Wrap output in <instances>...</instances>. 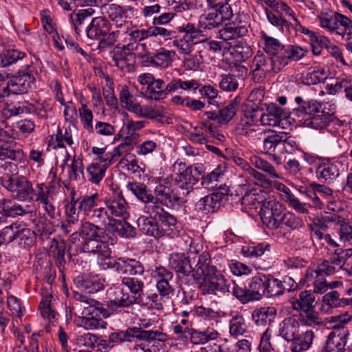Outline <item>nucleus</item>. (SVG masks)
Here are the masks:
<instances>
[{
    "label": "nucleus",
    "mask_w": 352,
    "mask_h": 352,
    "mask_svg": "<svg viewBox=\"0 0 352 352\" xmlns=\"http://www.w3.org/2000/svg\"><path fill=\"white\" fill-rule=\"evenodd\" d=\"M192 263L193 272L192 276L195 280H201L199 289L204 294L217 295L228 291L230 282L212 263L210 254L204 251L200 253V250L192 244Z\"/></svg>",
    "instance_id": "nucleus-1"
},
{
    "label": "nucleus",
    "mask_w": 352,
    "mask_h": 352,
    "mask_svg": "<svg viewBox=\"0 0 352 352\" xmlns=\"http://www.w3.org/2000/svg\"><path fill=\"white\" fill-rule=\"evenodd\" d=\"M277 316L274 307H261L256 308L252 314V319L257 327H265L271 324Z\"/></svg>",
    "instance_id": "nucleus-30"
},
{
    "label": "nucleus",
    "mask_w": 352,
    "mask_h": 352,
    "mask_svg": "<svg viewBox=\"0 0 352 352\" xmlns=\"http://www.w3.org/2000/svg\"><path fill=\"white\" fill-rule=\"evenodd\" d=\"M298 321L292 317L286 318L280 325V334L286 340H293L298 332Z\"/></svg>",
    "instance_id": "nucleus-44"
},
{
    "label": "nucleus",
    "mask_w": 352,
    "mask_h": 352,
    "mask_svg": "<svg viewBox=\"0 0 352 352\" xmlns=\"http://www.w3.org/2000/svg\"><path fill=\"white\" fill-rule=\"evenodd\" d=\"M30 212V210L28 206L23 207L12 199L0 197V214L6 217H16Z\"/></svg>",
    "instance_id": "nucleus-29"
},
{
    "label": "nucleus",
    "mask_w": 352,
    "mask_h": 352,
    "mask_svg": "<svg viewBox=\"0 0 352 352\" xmlns=\"http://www.w3.org/2000/svg\"><path fill=\"white\" fill-rule=\"evenodd\" d=\"M76 287L81 291L88 293H96L104 288L103 280L96 276H79L76 280Z\"/></svg>",
    "instance_id": "nucleus-31"
},
{
    "label": "nucleus",
    "mask_w": 352,
    "mask_h": 352,
    "mask_svg": "<svg viewBox=\"0 0 352 352\" xmlns=\"http://www.w3.org/2000/svg\"><path fill=\"white\" fill-rule=\"evenodd\" d=\"M228 194V189L224 188L201 197L195 204V210L205 214L215 212Z\"/></svg>",
    "instance_id": "nucleus-16"
},
{
    "label": "nucleus",
    "mask_w": 352,
    "mask_h": 352,
    "mask_svg": "<svg viewBox=\"0 0 352 352\" xmlns=\"http://www.w3.org/2000/svg\"><path fill=\"white\" fill-rule=\"evenodd\" d=\"M286 283V279L283 282L271 274H267L264 296L274 298L282 295L286 289L284 285Z\"/></svg>",
    "instance_id": "nucleus-42"
},
{
    "label": "nucleus",
    "mask_w": 352,
    "mask_h": 352,
    "mask_svg": "<svg viewBox=\"0 0 352 352\" xmlns=\"http://www.w3.org/2000/svg\"><path fill=\"white\" fill-rule=\"evenodd\" d=\"M78 296L79 298L77 296L76 298L79 299L82 303V305H81L82 308V316L81 317H100L102 316L104 318H107L110 316L109 309H107L102 307V305L99 302L93 299H89L86 296L80 294Z\"/></svg>",
    "instance_id": "nucleus-24"
},
{
    "label": "nucleus",
    "mask_w": 352,
    "mask_h": 352,
    "mask_svg": "<svg viewBox=\"0 0 352 352\" xmlns=\"http://www.w3.org/2000/svg\"><path fill=\"white\" fill-rule=\"evenodd\" d=\"M70 197V201L65 204V213L72 218V221H78L80 213L89 217L92 213L94 208L97 206L99 199L98 193L81 195L76 198L75 192L72 191Z\"/></svg>",
    "instance_id": "nucleus-5"
},
{
    "label": "nucleus",
    "mask_w": 352,
    "mask_h": 352,
    "mask_svg": "<svg viewBox=\"0 0 352 352\" xmlns=\"http://www.w3.org/2000/svg\"><path fill=\"white\" fill-rule=\"evenodd\" d=\"M92 223L102 227L109 232H117L124 237L132 236L133 227L124 219H116L110 216L106 206L94 209L88 217Z\"/></svg>",
    "instance_id": "nucleus-3"
},
{
    "label": "nucleus",
    "mask_w": 352,
    "mask_h": 352,
    "mask_svg": "<svg viewBox=\"0 0 352 352\" xmlns=\"http://www.w3.org/2000/svg\"><path fill=\"white\" fill-rule=\"evenodd\" d=\"M107 210L112 218L120 217V219H126L128 218L129 214L127 212V203L122 199H118L113 200H107L104 202Z\"/></svg>",
    "instance_id": "nucleus-40"
},
{
    "label": "nucleus",
    "mask_w": 352,
    "mask_h": 352,
    "mask_svg": "<svg viewBox=\"0 0 352 352\" xmlns=\"http://www.w3.org/2000/svg\"><path fill=\"white\" fill-rule=\"evenodd\" d=\"M314 333L311 330L307 331L302 335L294 338L292 344V352H301L307 350L311 345Z\"/></svg>",
    "instance_id": "nucleus-50"
},
{
    "label": "nucleus",
    "mask_w": 352,
    "mask_h": 352,
    "mask_svg": "<svg viewBox=\"0 0 352 352\" xmlns=\"http://www.w3.org/2000/svg\"><path fill=\"white\" fill-rule=\"evenodd\" d=\"M232 17L213 8H208V11L199 16V26L204 29L212 30L219 28L224 21Z\"/></svg>",
    "instance_id": "nucleus-23"
},
{
    "label": "nucleus",
    "mask_w": 352,
    "mask_h": 352,
    "mask_svg": "<svg viewBox=\"0 0 352 352\" xmlns=\"http://www.w3.org/2000/svg\"><path fill=\"white\" fill-rule=\"evenodd\" d=\"M283 210V205L273 197L263 200L259 212L263 225L271 230L278 228Z\"/></svg>",
    "instance_id": "nucleus-8"
},
{
    "label": "nucleus",
    "mask_w": 352,
    "mask_h": 352,
    "mask_svg": "<svg viewBox=\"0 0 352 352\" xmlns=\"http://www.w3.org/2000/svg\"><path fill=\"white\" fill-rule=\"evenodd\" d=\"M154 197L162 201L160 207L170 206L173 209H179L186 202V199L179 196L168 186L160 184L154 189Z\"/></svg>",
    "instance_id": "nucleus-18"
},
{
    "label": "nucleus",
    "mask_w": 352,
    "mask_h": 352,
    "mask_svg": "<svg viewBox=\"0 0 352 352\" xmlns=\"http://www.w3.org/2000/svg\"><path fill=\"white\" fill-rule=\"evenodd\" d=\"M349 336V331L344 327H334L327 336L325 345L322 352H340L347 351L345 349Z\"/></svg>",
    "instance_id": "nucleus-17"
},
{
    "label": "nucleus",
    "mask_w": 352,
    "mask_h": 352,
    "mask_svg": "<svg viewBox=\"0 0 352 352\" xmlns=\"http://www.w3.org/2000/svg\"><path fill=\"white\" fill-rule=\"evenodd\" d=\"M284 225L291 230H296L304 226L302 219L297 217L293 212H287L283 213L280 220V226Z\"/></svg>",
    "instance_id": "nucleus-61"
},
{
    "label": "nucleus",
    "mask_w": 352,
    "mask_h": 352,
    "mask_svg": "<svg viewBox=\"0 0 352 352\" xmlns=\"http://www.w3.org/2000/svg\"><path fill=\"white\" fill-rule=\"evenodd\" d=\"M78 327L85 328L87 330H92L97 329H104L107 323L99 317H78L76 320Z\"/></svg>",
    "instance_id": "nucleus-55"
},
{
    "label": "nucleus",
    "mask_w": 352,
    "mask_h": 352,
    "mask_svg": "<svg viewBox=\"0 0 352 352\" xmlns=\"http://www.w3.org/2000/svg\"><path fill=\"white\" fill-rule=\"evenodd\" d=\"M250 162L255 168L265 172L272 178H279L275 168L267 161L258 156H252L250 158Z\"/></svg>",
    "instance_id": "nucleus-58"
},
{
    "label": "nucleus",
    "mask_w": 352,
    "mask_h": 352,
    "mask_svg": "<svg viewBox=\"0 0 352 352\" xmlns=\"http://www.w3.org/2000/svg\"><path fill=\"white\" fill-rule=\"evenodd\" d=\"M295 102L298 107L294 109V113L298 118H304L307 116L310 118L316 113H320L324 105L316 100H305L301 96H296Z\"/></svg>",
    "instance_id": "nucleus-26"
},
{
    "label": "nucleus",
    "mask_w": 352,
    "mask_h": 352,
    "mask_svg": "<svg viewBox=\"0 0 352 352\" xmlns=\"http://www.w3.org/2000/svg\"><path fill=\"white\" fill-rule=\"evenodd\" d=\"M116 272L126 275V276H140L144 273L143 263L137 259L120 257L116 265Z\"/></svg>",
    "instance_id": "nucleus-22"
},
{
    "label": "nucleus",
    "mask_w": 352,
    "mask_h": 352,
    "mask_svg": "<svg viewBox=\"0 0 352 352\" xmlns=\"http://www.w3.org/2000/svg\"><path fill=\"white\" fill-rule=\"evenodd\" d=\"M108 239H84L81 243V250L84 252L98 254L102 259H109L111 251L107 243Z\"/></svg>",
    "instance_id": "nucleus-21"
},
{
    "label": "nucleus",
    "mask_w": 352,
    "mask_h": 352,
    "mask_svg": "<svg viewBox=\"0 0 352 352\" xmlns=\"http://www.w3.org/2000/svg\"><path fill=\"white\" fill-rule=\"evenodd\" d=\"M317 179L324 183L330 184L334 182L340 175L338 164L327 160L320 163L316 169Z\"/></svg>",
    "instance_id": "nucleus-28"
},
{
    "label": "nucleus",
    "mask_w": 352,
    "mask_h": 352,
    "mask_svg": "<svg viewBox=\"0 0 352 352\" xmlns=\"http://www.w3.org/2000/svg\"><path fill=\"white\" fill-rule=\"evenodd\" d=\"M142 303L140 298L129 295V293H122L118 299L107 301V307L109 311H114L117 308H128L134 304Z\"/></svg>",
    "instance_id": "nucleus-45"
},
{
    "label": "nucleus",
    "mask_w": 352,
    "mask_h": 352,
    "mask_svg": "<svg viewBox=\"0 0 352 352\" xmlns=\"http://www.w3.org/2000/svg\"><path fill=\"white\" fill-rule=\"evenodd\" d=\"M230 333L232 336L238 337L246 331L245 319L241 315L233 316L230 320Z\"/></svg>",
    "instance_id": "nucleus-64"
},
{
    "label": "nucleus",
    "mask_w": 352,
    "mask_h": 352,
    "mask_svg": "<svg viewBox=\"0 0 352 352\" xmlns=\"http://www.w3.org/2000/svg\"><path fill=\"white\" fill-rule=\"evenodd\" d=\"M152 217L159 221V228L162 232L157 234V238L167 236L170 239L177 237L179 234V230L176 228L177 219L163 207H159L151 213Z\"/></svg>",
    "instance_id": "nucleus-11"
},
{
    "label": "nucleus",
    "mask_w": 352,
    "mask_h": 352,
    "mask_svg": "<svg viewBox=\"0 0 352 352\" xmlns=\"http://www.w3.org/2000/svg\"><path fill=\"white\" fill-rule=\"evenodd\" d=\"M262 113V109L252 108L245 111V118H241L236 130L241 135H247L249 132L252 131L249 127L260 122V118Z\"/></svg>",
    "instance_id": "nucleus-32"
},
{
    "label": "nucleus",
    "mask_w": 352,
    "mask_h": 352,
    "mask_svg": "<svg viewBox=\"0 0 352 352\" xmlns=\"http://www.w3.org/2000/svg\"><path fill=\"white\" fill-rule=\"evenodd\" d=\"M267 274H258L252 277L248 284L254 300H259L265 296Z\"/></svg>",
    "instance_id": "nucleus-43"
},
{
    "label": "nucleus",
    "mask_w": 352,
    "mask_h": 352,
    "mask_svg": "<svg viewBox=\"0 0 352 352\" xmlns=\"http://www.w3.org/2000/svg\"><path fill=\"white\" fill-rule=\"evenodd\" d=\"M41 295L42 300L39 304V309L42 316L49 320L55 319L56 312L51 307L52 298L53 297L52 293L47 288H43Z\"/></svg>",
    "instance_id": "nucleus-46"
},
{
    "label": "nucleus",
    "mask_w": 352,
    "mask_h": 352,
    "mask_svg": "<svg viewBox=\"0 0 352 352\" xmlns=\"http://www.w3.org/2000/svg\"><path fill=\"white\" fill-rule=\"evenodd\" d=\"M94 12V10L89 8L81 10L78 13L71 14L70 19L77 34H80L82 30H85L86 27H85V24L86 21Z\"/></svg>",
    "instance_id": "nucleus-51"
},
{
    "label": "nucleus",
    "mask_w": 352,
    "mask_h": 352,
    "mask_svg": "<svg viewBox=\"0 0 352 352\" xmlns=\"http://www.w3.org/2000/svg\"><path fill=\"white\" fill-rule=\"evenodd\" d=\"M261 38L264 41L263 49L266 55L287 65L292 61L302 59L307 52L298 45H283L277 38L268 36L264 32L262 33Z\"/></svg>",
    "instance_id": "nucleus-2"
},
{
    "label": "nucleus",
    "mask_w": 352,
    "mask_h": 352,
    "mask_svg": "<svg viewBox=\"0 0 352 352\" xmlns=\"http://www.w3.org/2000/svg\"><path fill=\"white\" fill-rule=\"evenodd\" d=\"M287 65L263 53H258L254 58L250 69L252 79L259 83L271 72L278 73Z\"/></svg>",
    "instance_id": "nucleus-4"
},
{
    "label": "nucleus",
    "mask_w": 352,
    "mask_h": 352,
    "mask_svg": "<svg viewBox=\"0 0 352 352\" xmlns=\"http://www.w3.org/2000/svg\"><path fill=\"white\" fill-rule=\"evenodd\" d=\"M219 336L218 331L212 328H207L201 331L191 327L188 338L193 344H203L216 340Z\"/></svg>",
    "instance_id": "nucleus-39"
},
{
    "label": "nucleus",
    "mask_w": 352,
    "mask_h": 352,
    "mask_svg": "<svg viewBox=\"0 0 352 352\" xmlns=\"http://www.w3.org/2000/svg\"><path fill=\"white\" fill-rule=\"evenodd\" d=\"M10 88L12 94H24L30 90L34 83L35 78L32 74L31 66L26 65L19 69L15 74H10Z\"/></svg>",
    "instance_id": "nucleus-9"
},
{
    "label": "nucleus",
    "mask_w": 352,
    "mask_h": 352,
    "mask_svg": "<svg viewBox=\"0 0 352 352\" xmlns=\"http://www.w3.org/2000/svg\"><path fill=\"white\" fill-rule=\"evenodd\" d=\"M108 167L100 165L98 163H93L87 167L88 180L93 184H98L104 177Z\"/></svg>",
    "instance_id": "nucleus-60"
},
{
    "label": "nucleus",
    "mask_w": 352,
    "mask_h": 352,
    "mask_svg": "<svg viewBox=\"0 0 352 352\" xmlns=\"http://www.w3.org/2000/svg\"><path fill=\"white\" fill-rule=\"evenodd\" d=\"M148 216H141L137 220L139 229L145 234L157 238V234L162 232L159 228V221L155 219L151 214Z\"/></svg>",
    "instance_id": "nucleus-36"
},
{
    "label": "nucleus",
    "mask_w": 352,
    "mask_h": 352,
    "mask_svg": "<svg viewBox=\"0 0 352 352\" xmlns=\"http://www.w3.org/2000/svg\"><path fill=\"white\" fill-rule=\"evenodd\" d=\"M297 148L298 144L296 142L294 138L289 136L287 135V133L283 132L278 155L284 153L292 154L297 149Z\"/></svg>",
    "instance_id": "nucleus-62"
},
{
    "label": "nucleus",
    "mask_w": 352,
    "mask_h": 352,
    "mask_svg": "<svg viewBox=\"0 0 352 352\" xmlns=\"http://www.w3.org/2000/svg\"><path fill=\"white\" fill-rule=\"evenodd\" d=\"M328 92L333 95L344 93L345 98L352 102V78L347 76L338 78L335 84L329 86Z\"/></svg>",
    "instance_id": "nucleus-38"
},
{
    "label": "nucleus",
    "mask_w": 352,
    "mask_h": 352,
    "mask_svg": "<svg viewBox=\"0 0 352 352\" xmlns=\"http://www.w3.org/2000/svg\"><path fill=\"white\" fill-rule=\"evenodd\" d=\"M108 21L102 17H95L85 28L87 36L90 39L101 40L109 32Z\"/></svg>",
    "instance_id": "nucleus-27"
},
{
    "label": "nucleus",
    "mask_w": 352,
    "mask_h": 352,
    "mask_svg": "<svg viewBox=\"0 0 352 352\" xmlns=\"http://www.w3.org/2000/svg\"><path fill=\"white\" fill-rule=\"evenodd\" d=\"M116 26L118 28V30L107 34L104 38L99 41L98 48L100 50H104L106 48L112 46L118 41L122 42L124 36L127 30V22L116 24Z\"/></svg>",
    "instance_id": "nucleus-37"
},
{
    "label": "nucleus",
    "mask_w": 352,
    "mask_h": 352,
    "mask_svg": "<svg viewBox=\"0 0 352 352\" xmlns=\"http://www.w3.org/2000/svg\"><path fill=\"white\" fill-rule=\"evenodd\" d=\"M282 133L283 132L276 133L275 131H270L264 138L263 146L265 153L278 155Z\"/></svg>",
    "instance_id": "nucleus-49"
},
{
    "label": "nucleus",
    "mask_w": 352,
    "mask_h": 352,
    "mask_svg": "<svg viewBox=\"0 0 352 352\" xmlns=\"http://www.w3.org/2000/svg\"><path fill=\"white\" fill-rule=\"evenodd\" d=\"M146 38H147L146 30L131 28L127 23V30L122 39V43H124L122 48L129 51L142 50L144 54L142 56H144L148 52L147 45L146 43H140V41Z\"/></svg>",
    "instance_id": "nucleus-15"
},
{
    "label": "nucleus",
    "mask_w": 352,
    "mask_h": 352,
    "mask_svg": "<svg viewBox=\"0 0 352 352\" xmlns=\"http://www.w3.org/2000/svg\"><path fill=\"white\" fill-rule=\"evenodd\" d=\"M190 168H186L184 171L177 174L175 183L177 187L182 190L184 196L188 195L192 190L193 186L198 182L195 175H192Z\"/></svg>",
    "instance_id": "nucleus-33"
},
{
    "label": "nucleus",
    "mask_w": 352,
    "mask_h": 352,
    "mask_svg": "<svg viewBox=\"0 0 352 352\" xmlns=\"http://www.w3.org/2000/svg\"><path fill=\"white\" fill-rule=\"evenodd\" d=\"M320 25L331 34L344 38L346 31L350 30L351 20L338 12H322L318 16Z\"/></svg>",
    "instance_id": "nucleus-7"
},
{
    "label": "nucleus",
    "mask_w": 352,
    "mask_h": 352,
    "mask_svg": "<svg viewBox=\"0 0 352 352\" xmlns=\"http://www.w3.org/2000/svg\"><path fill=\"white\" fill-rule=\"evenodd\" d=\"M334 118V111L324 105L320 113L305 118L304 124L315 129H322L327 126Z\"/></svg>",
    "instance_id": "nucleus-25"
},
{
    "label": "nucleus",
    "mask_w": 352,
    "mask_h": 352,
    "mask_svg": "<svg viewBox=\"0 0 352 352\" xmlns=\"http://www.w3.org/2000/svg\"><path fill=\"white\" fill-rule=\"evenodd\" d=\"M348 305H351L349 298H340V294L337 291H331L323 296L321 311L329 312L333 308L344 307Z\"/></svg>",
    "instance_id": "nucleus-35"
},
{
    "label": "nucleus",
    "mask_w": 352,
    "mask_h": 352,
    "mask_svg": "<svg viewBox=\"0 0 352 352\" xmlns=\"http://www.w3.org/2000/svg\"><path fill=\"white\" fill-rule=\"evenodd\" d=\"M107 230L92 223L90 221H85L82 224L80 234L84 239H100L109 238Z\"/></svg>",
    "instance_id": "nucleus-41"
},
{
    "label": "nucleus",
    "mask_w": 352,
    "mask_h": 352,
    "mask_svg": "<svg viewBox=\"0 0 352 352\" xmlns=\"http://www.w3.org/2000/svg\"><path fill=\"white\" fill-rule=\"evenodd\" d=\"M298 311L300 312V320L302 324L309 326L313 324L321 325L323 324L322 319L318 316V313L315 311V306L305 308Z\"/></svg>",
    "instance_id": "nucleus-54"
},
{
    "label": "nucleus",
    "mask_w": 352,
    "mask_h": 352,
    "mask_svg": "<svg viewBox=\"0 0 352 352\" xmlns=\"http://www.w3.org/2000/svg\"><path fill=\"white\" fill-rule=\"evenodd\" d=\"M266 107L260 118V122L263 126H280L284 129V123L287 122L284 110L275 103L265 104Z\"/></svg>",
    "instance_id": "nucleus-19"
},
{
    "label": "nucleus",
    "mask_w": 352,
    "mask_h": 352,
    "mask_svg": "<svg viewBox=\"0 0 352 352\" xmlns=\"http://www.w3.org/2000/svg\"><path fill=\"white\" fill-rule=\"evenodd\" d=\"M265 14L269 22L282 33L289 32L292 23L285 19L283 16L280 15L277 12L271 11L265 9Z\"/></svg>",
    "instance_id": "nucleus-53"
},
{
    "label": "nucleus",
    "mask_w": 352,
    "mask_h": 352,
    "mask_svg": "<svg viewBox=\"0 0 352 352\" xmlns=\"http://www.w3.org/2000/svg\"><path fill=\"white\" fill-rule=\"evenodd\" d=\"M126 188L144 204V211L146 214H151L160 206V204L162 201L154 197L151 190L148 189L145 184L140 182H129Z\"/></svg>",
    "instance_id": "nucleus-10"
},
{
    "label": "nucleus",
    "mask_w": 352,
    "mask_h": 352,
    "mask_svg": "<svg viewBox=\"0 0 352 352\" xmlns=\"http://www.w3.org/2000/svg\"><path fill=\"white\" fill-rule=\"evenodd\" d=\"M19 225L12 223L0 231V245L12 242L17 239Z\"/></svg>",
    "instance_id": "nucleus-63"
},
{
    "label": "nucleus",
    "mask_w": 352,
    "mask_h": 352,
    "mask_svg": "<svg viewBox=\"0 0 352 352\" xmlns=\"http://www.w3.org/2000/svg\"><path fill=\"white\" fill-rule=\"evenodd\" d=\"M241 254L246 257L258 259L256 267L262 270L269 269L272 264L270 245L258 244L257 245H244Z\"/></svg>",
    "instance_id": "nucleus-12"
},
{
    "label": "nucleus",
    "mask_w": 352,
    "mask_h": 352,
    "mask_svg": "<svg viewBox=\"0 0 352 352\" xmlns=\"http://www.w3.org/2000/svg\"><path fill=\"white\" fill-rule=\"evenodd\" d=\"M238 104L235 100L231 101L228 105L219 110V124H228L235 116Z\"/></svg>",
    "instance_id": "nucleus-56"
},
{
    "label": "nucleus",
    "mask_w": 352,
    "mask_h": 352,
    "mask_svg": "<svg viewBox=\"0 0 352 352\" xmlns=\"http://www.w3.org/2000/svg\"><path fill=\"white\" fill-rule=\"evenodd\" d=\"M23 157V152L15 148V143L10 133L0 128V158L21 161Z\"/></svg>",
    "instance_id": "nucleus-20"
},
{
    "label": "nucleus",
    "mask_w": 352,
    "mask_h": 352,
    "mask_svg": "<svg viewBox=\"0 0 352 352\" xmlns=\"http://www.w3.org/2000/svg\"><path fill=\"white\" fill-rule=\"evenodd\" d=\"M175 55L173 51L160 48L159 51L151 57V63L161 67H167L172 62V57Z\"/></svg>",
    "instance_id": "nucleus-57"
},
{
    "label": "nucleus",
    "mask_w": 352,
    "mask_h": 352,
    "mask_svg": "<svg viewBox=\"0 0 352 352\" xmlns=\"http://www.w3.org/2000/svg\"><path fill=\"white\" fill-rule=\"evenodd\" d=\"M169 82L166 85L162 79H153L149 88H146L145 96L151 100L164 99L170 94Z\"/></svg>",
    "instance_id": "nucleus-34"
},
{
    "label": "nucleus",
    "mask_w": 352,
    "mask_h": 352,
    "mask_svg": "<svg viewBox=\"0 0 352 352\" xmlns=\"http://www.w3.org/2000/svg\"><path fill=\"white\" fill-rule=\"evenodd\" d=\"M122 283L128 288L133 296L142 300L144 287L143 280L138 276H124L122 279Z\"/></svg>",
    "instance_id": "nucleus-52"
},
{
    "label": "nucleus",
    "mask_w": 352,
    "mask_h": 352,
    "mask_svg": "<svg viewBox=\"0 0 352 352\" xmlns=\"http://www.w3.org/2000/svg\"><path fill=\"white\" fill-rule=\"evenodd\" d=\"M199 83L195 80H182L180 78H173L170 82H169V87L168 89L170 90V92H175L178 91L179 89L187 91L190 90L191 89H197L199 88Z\"/></svg>",
    "instance_id": "nucleus-59"
},
{
    "label": "nucleus",
    "mask_w": 352,
    "mask_h": 352,
    "mask_svg": "<svg viewBox=\"0 0 352 352\" xmlns=\"http://www.w3.org/2000/svg\"><path fill=\"white\" fill-rule=\"evenodd\" d=\"M192 243H190L189 250L187 254L184 253H172L169 257V267L174 270L176 274L179 276H188L192 274Z\"/></svg>",
    "instance_id": "nucleus-14"
},
{
    "label": "nucleus",
    "mask_w": 352,
    "mask_h": 352,
    "mask_svg": "<svg viewBox=\"0 0 352 352\" xmlns=\"http://www.w3.org/2000/svg\"><path fill=\"white\" fill-rule=\"evenodd\" d=\"M230 283L228 291L223 293H218L217 295H224L227 293H232L241 303L245 304L249 302L253 301L254 299L250 294V289L246 287H241L235 284L232 280L228 278Z\"/></svg>",
    "instance_id": "nucleus-47"
},
{
    "label": "nucleus",
    "mask_w": 352,
    "mask_h": 352,
    "mask_svg": "<svg viewBox=\"0 0 352 352\" xmlns=\"http://www.w3.org/2000/svg\"><path fill=\"white\" fill-rule=\"evenodd\" d=\"M1 184L8 191L12 193L14 199L19 201H32L34 189L32 184L24 176L4 175Z\"/></svg>",
    "instance_id": "nucleus-6"
},
{
    "label": "nucleus",
    "mask_w": 352,
    "mask_h": 352,
    "mask_svg": "<svg viewBox=\"0 0 352 352\" xmlns=\"http://www.w3.org/2000/svg\"><path fill=\"white\" fill-rule=\"evenodd\" d=\"M124 342L144 341L151 343L157 340L163 342L166 340V334L159 331L146 330L141 327H129L122 331Z\"/></svg>",
    "instance_id": "nucleus-13"
},
{
    "label": "nucleus",
    "mask_w": 352,
    "mask_h": 352,
    "mask_svg": "<svg viewBox=\"0 0 352 352\" xmlns=\"http://www.w3.org/2000/svg\"><path fill=\"white\" fill-rule=\"evenodd\" d=\"M314 302V295L306 290L300 292L298 298H293L290 300L292 307L296 311L315 306Z\"/></svg>",
    "instance_id": "nucleus-48"
}]
</instances>
